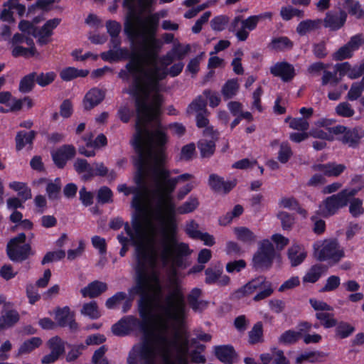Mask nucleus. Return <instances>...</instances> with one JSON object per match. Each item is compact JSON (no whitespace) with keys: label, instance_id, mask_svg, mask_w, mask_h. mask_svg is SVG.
Returning a JSON list of instances; mask_svg holds the SVG:
<instances>
[{"label":"nucleus","instance_id":"f257e3e1","mask_svg":"<svg viewBox=\"0 0 364 364\" xmlns=\"http://www.w3.org/2000/svg\"><path fill=\"white\" fill-rule=\"evenodd\" d=\"M155 186L160 193L159 203L164 213L159 242L161 259L164 264L171 262L176 267H183L185 258L191 255L192 250L187 243L178 242L176 237L178 207L173 200V193H169L167 188L157 183Z\"/></svg>","mask_w":364,"mask_h":364},{"label":"nucleus","instance_id":"f03ea898","mask_svg":"<svg viewBox=\"0 0 364 364\" xmlns=\"http://www.w3.org/2000/svg\"><path fill=\"white\" fill-rule=\"evenodd\" d=\"M168 75L166 68L154 65L152 69L143 71V78L136 90L134 95L137 114L144 115L148 119H153L160 115L162 104L161 97H155L151 102H149L151 92H157L160 90V82Z\"/></svg>","mask_w":364,"mask_h":364},{"label":"nucleus","instance_id":"7ed1b4c3","mask_svg":"<svg viewBox=\"0 0 364 364\" xmlns=\"http://www.w3.org/2000/svg\"><path fill=\"white\" fill-rule=\"evenodd\" d=\"M148 119L144 115L137 114L135 124L136 133L132 141V146L135 151V146L139 144L146 157L152 160L153 167L164 166L167 161L166 144L168 139L166 133L160 129L151 133V144L146 146L144 144V134H149L145 124L158 118Z\"/></svg>","mask_w":364,"mask_h":364},{"label":"nucleus","instance_id":"20e7f679","mask_svg":"<svg viewBox=\"0 0 364 364\" xmlns=\"http://www.w3.org/2000/svg\"><path fill=\"white\" fill-rule=\"evenodd\" d=\"M155 0H124L122 6L127 10L124 24V31L127 37L133 40L138 36L136 23H142L144 32L142 35L147 36H156L159 23V16L157 13L142 18L144 13L152 10Z\"/></svg>","mask_w":364,"mask_h":364},{"label":"nucleus","instance_id":"39448f33","mask_svg":"<svg viewBox=\"0 0 364 364\" xmlns=\"http://www.w3.org/2000/svg\"><path fill=\"white\" fill-rule=\"evenodd\" d=\"M139 315L141 320L132 315L121 318L112 326V333L114 336L123 337L129 335L132 332L138 329L143 333L144 342L151 341V339L156 336L154 325L155 318L144 314L142 308L140 309Z\"/></svg>","mask_w":364,"mask_h":364},{"label":"nucleus","instance_id":"423d86ee","mask_svg":"<svg viewBox=\"0 0 364 364\" xmlns=\"http://www.w3.org/2000/svg\"><path fill=\"white\" fill-rule=\"evenodd\" d=\"M173 284V289L165 296L164 304L159 306V309L166 318L178 322L186 316L185 297L180 284L175 281Z\"/></svg>","mask_w":364,"mask_h":364},{"label":"nucleus","instance_id":"0eeeda50","mask_svg":"<svg viewBox=\"0 0 364 364\" xmlns=\"http://www.w3.org/2000/svg\"><path fill=\"white\" fill-rule=\"evenodd\" d=\"M132 55L128 58L129 60L125 65L124 69H121L118 73V77L126 82L129 81L131 77H132V84L126 92L133 96L143 78V71L146 70L141 66V55L135 52H132Z\"/></svg>","mask_w":364,"mask_h":364},{"label":"nucleus","instance_id":"6e6552de","mask_svg":"<svg viewBox=\"0 0 364 364\" xmlns=\"http://www.w3.org/2000/svg\"><path fill=\"white\" fill-rule=\"evenodd\" d=\"M6 252L8 258L14 263H22L35 254L31 243L26 242L24 232H20L9 240Z\"/></svg>","mask_w":364,"mask_h":364},{"label":"nucleus","instance_id":"1a4fd4ad","mask_svg":"<svg viewBox=\"0 0 364 364\" xmlns=\"http://www.w3.org/2000/svg\"><path fill=\"white\" fill-rule=\"evenodd\" d=\"M276 257L273 244L264 239L259 244L257 252L252 257V267L256 271L264 272L270 269Z\"/></svg>","mask_w":364,"mask_h":364},{"label":"nucleus","instance_id":"9d476101","mask_svg":"<svg viewBox=\"0 0 364 364\" xmlns=\"http://www.w3.org/2000/svg\"><path fill=\"white\" fill-rule=\"evenodd\" d=\"M136 155L132 157V163L136 168V172L134 176V183L136 185V188L146 189V177L148 169L151 167V172L153 173V163L152 160L146 157L141 149V147L137 144L135 146Z\"/></svg>","mask_w":364,"mask_h":364},{"label":"nucleus","instance_id":"9b49d317","mask_svg":"<svg viewBox=\"0 0 364 364\" xmlns=\"http://www.w3.org/2000/svg\"><path fill=\"white\" fill-rule=\"evenodd\" d=\"M156 338L158 342L164 346L162 351L164 353V360L165 363L168 364H173L170 360V353L171 348H176L178 353H181V354L177 355L176 358V364H189L188 358L185 355L188 350L187 340H186L184 342L185 348L183 349L182 347L179 345V336L178 334H176L173 339H170L164 335H158L156 336Z\"/></svg>","mask_w":364,"mask_h":364},{"label":"nucleus","instance_id":"f8f14e48","mask_svg":"<svg viewBox=\"0 0 364 364\" xmlns=\"http://www.w3.org/2000/svg\"><path fill=\"white\" fill-rule=\"evenodd\" d=\"M328 130L334 135L343 134L338 139L351 148L358 147L360 140L364 138V128L360 126L348 127L344 125H336L330 127Z\"/></svg>","mask_w":364,"mask_h":364},{"label":"nucleus","instance_id":"ddd939ff","mask_svg":"<svg viewBox=\"0 0 364 364\" xmlns=\"http://www.w3.org/2000/svg\"><path fill=\"white\" fill-rule=\"evenodd\" d=\"M153 178L154 183L167 188L168 192L173 193L180 181H187L193 176L191 173H183L176 177H171V171L164 166L153 167Z\"/></svg>","mask_w":364,"mask_h":364},{"label":"nucleus","instance_id":"4468645a","mask_svg":"<svg viewBox=\"0 0 364 364\" xmlns=\"http://www.w3.org/2000/svg\"><path fill=\"white\" fill-rule=\"evenodd\" d=\"M73 167L78 174L84 173L85 181H90L95 176L105 177L108 173V168L103 162H94L92 164L82 158L75 159Z\"/></svg>","mask_w":364,"mask_h":364},{"label":"nucleus","instance_id":"2eb2a0df","mask_svg":"<svg viewBox=\"0 0 364 364\" xmlns=\"http://www.w3.org/2000/svg\"><path fill=\"white\" fill-rule=\"evenodd\" d=\"M317 260L320 262L330 261L336 264L344 257L345 253L336 240H324L320 249L315 250Z\"/></svg>","mask_w":364,"mask_h":364},{"label":"nucleus","instance_id":"dca6fc26","mask_svg":"<svg viewBox=\"0 0 364 364\" xmlns=\"http://www.w3.org/2000/svg\"><path fill=\"white\" fill-rule=\"evenodd\" d=\"M272 17V12H264L258 15H252L246 19H242V26L235 33V36L240 41H245L250 35V32L254 31L259 22L265 18L271 19Z\"/></svg>","mask_w":364,"mask_h":364},{"label":"nucleus","instance_id":"f3484780","mask_svg":"<svg viewBox=\"0 0 364 364\" xmlns=\"http://www.w3.org/2000/svg\"><path fill=\"white\" fill-rule=\"evenodd\" d=\"M128 292V297H133L134 299L135 295H139L140 296L137 302L139 313L140 309L142 308L144 314H146L147 316L153 318L156 317L153 309V295L149 294L148 292H145L140 288L139 285L136 286V284L129 288Z\"/></svg>","mask_w":364,"mask_h":364},{"label":"nucleus","instance_id":"a211bd4d","mask_svg":"<svg viewBox=\"0 0 364 364\" xmlns=\"http://www.w3.org/2000/svg\"><path fill=\"white\" fill-rule=\"evenodd\" d=\"M346 206V199L338 192L326 198L320 206V210L323 217L329 218L337 214L340 209Z\"/></svg>","mask_w":364,"mask_h":364},{"label":"nucleus","instance_id":"6ab92c4d","mask_svg":"<svg viewBox=\"0 0 364 364\" xmlns=\"http://www.w3.org/2000/svg\"><path fill=\"white\" fill-rule=\"evenodd\" d=\"M76 153V149L73 144H63L51 152V158L55 166L63 169L68 161L75 156Z\"/></svg>","mask_w":364,"mask_h":364},{"label":"nucleus","instance_id":"aec40b11","mask_svg":"<svg viewBox=\"0 0 364 364\" xmlns=\"http://www.w3.org/2000/svg\"><path fill=\"white\" fill-rule=\"evenodd\" d=\"M55 319L60 327L68 326L70 330L73 332L79 328V325L75 321V314L70 311V307L68 306L55 309Z\"/></svg>","mask_w":364,"mask_h":364},{"label":"nucleus","instance_id":"412c9836","mask_svg":"<svg viewBox=\"0 0 364 364\" xmlns=\"http://www.w3.org/2000/svg\"><path fill=\"white\" fill-rule=\"evenodd\" d=\"M269 282L266 277L259 275L252 279L245 285L235 291L233 295L237 299H241L253 294L256 290L261 289Z\"/></svg>","mask_w":364,"mask_h":364},{"label":"nucleus","instance_id":"4be33fe9","mask_svg":"<svg viewBox=\"0 0 364 364\" xmlns=\"http://www.w3.org/2000/svg\"><path fill=\"white\" fill-rule=\"evenodd\" d=\"M208 183L213 191L215 193L222 191L228 194L237 186V180L225 181L223 177L216 173H211L209 175Z\"/></svg>","mask_w":364,"mask_h":364},{"label":"nucleus","instance_id":"5701e85b","mask_svg":"<svg viewBox=\"0 0 364 364\" xmlns=\"http://www.w3.org/2000/svg\"><path fill=\"white\" fill-rule=\"evenodd\" d=\"M145 213H137L133 216L132 220V227L129 223H124V230L127 235L132 240V244L136 245V240L141 237L144 229L143 220Z\"/></svg>","mask_w":364,"mask_h":364},{"label":"nucleus","instance_id":"b1692460","mask_svg":"<svg viewBox=\"0 0 364 364\" xmlns=\"http://www.w3.org/2000/svg\"><path fill=\"white\" fill-rule=\"evenodd\" d=\"M270 73L280 77L284 82L291 81L296 75L294 67L287 61L275 63L270 68Z\"/></svg>","mask_w":364,"mask_h":364},{"label":"nucleus","instance_id":"393cba45","mask_svg":"<svg viewBox=\"0 0 364 364\" xmlns=\"http://www.w3.org/2000/svg\"><path fill=\"white\" fill-rule=\"evenodd\" d=\"M37 132L31 130L29 132L21 130L17 132L15 136V147L17 151H21L28 146V149L31 150L33 147L34 140L36 137Z\"/></svg>","mask_w":364,"mask_h":364},{"label":"nucleus","instance_id":"a878e982","mask_svg":"<svg viewBox=\"0 0 364 364\" xmlns=\"http://www.w3.org/2000/svg\"><path fill=\"white\" fill-rule=\"evenodd\" d=\"M313 171H320L327 177L339 176L346 168L344 164L328 162L326 164H315L311 166Z\"/></svg>","mask_w":364,"mask_h":364},{"label":"nucleus","instance_id":"bb28decb","mask_svg":"<svg viewBox=\"0 0 364 364\" xmlns=\"http://www.w3.org/2000/svg\"><path fill=\"white\" fill-rule=\"evenodd\" d=\"M202 294L201 289L195 287L187 295L188 304L194 312H202L208 306L209 302L208 301L200 299Z\"/></svg>","mask_w":364,"mask_h":364},{"label":"nucleus","instance_id":"cd10ccee","mask_svg":"<svg viewBox=\"0 0 364 364\" xmlns=\"http://www.w3.org/2000/svg\"><path fill=\"white\" fill-rule=\"evenodd\" d=\"M136 260L135 270L144 271L147 270L149 265L154 263L155 257L146 247L138 245L136 247Z\"/></svg>","mask_w":364,"mask_h":364},{"label":"nucleus","instance_id":"c85d7f7f","mask_svg":"<svg viewBox=\"0 0 364 364\" xmlns=\"http://www.w3.org/2000/svg\"><path fill=\"white\" fill-rule=\"evenodd\" d=\"M105 97V92L98 87L91 88L83 99L84 108L90 110L100 104Z\"/></svg>","mask_w":364,"mask_h":364},{"label":"nucleus","instance_id":"c756f323","mask_svg":"<svg viewBox=\"0 0 364 364\" xmlns=\"http://www.w3.org/2000/svg\"><path fill=\"white\" fill-rule=\"evenodd\" d=\"M347 19V13L341 10L339 14L327 13L324 18V26L331 31H338L341 28Z\"/></svg>","mask_w":364,"mask_h":364},{"label":"nucleus","instance_id":"7c9ffc66","mask_svg":"<svg viewBox=\"0 0 364 364\" xmlns=\"http://www.w3.org/2000/svg\"><path fill=\"white\" fill-rule=\"evenodd\" d=\"M307 252L302 245L293 244L287 252V257L292 267L300 265L306 259Z\"/></svg>","mask_w":364,"mask_h":364},{"label":"nucleus","instance_id":"2f4dec72","mask_svg":"<svg viewBox=\"0 0 364 364\" xmlns=\"http://www.w3.org/2000/svg\"><path fill=\"white\" fill-rule=\"evenodd\" d=\"M107 290V284L105 282L95 280L80 290L83 297L96 298Z\"/></svg>","mask_w":364,"mask_h":364},{"label":"nucleus","instance_id":"473e14b6","mask_svg":"<svg viewBox=\"0 0 364 364\" xmlns=\"http://www.w3.org/2000/svg\"><path fill=\"white\" fill-rule=\"evenodd\" d=\"M216 358L225 364H232L236 356L235 348L231 345H220L214 347Z\"/></svg>","mask_w":364,"mask_h":364},{"label":"nucleus","instance_id":"72a5a7b5","mask_svg":"<svg viewBox=\"0 0 364 364\" xmlns=\"http://www.w3.org/2000/svg\"><path fill=\"white\" fill-rule=\"evenodd\" d=\"M321 20L306 19L299 23L296 26V31L300 36H304L311 32L318 30L321 26Z\"/></svg>","mask_w":364,"mask_h":364},{"label":"nucleus","instance_id":"f704fd0d","mask_svg":"<svg viewBox=\"0 0 364 364\" xmlns=\"http://www.w3.org/2000/svg\"><path fill=\"white\" fill-rule=\"evenodd\" d=\"M328 270V267L323 264L312 265L303 277L304 282L316 283Z\"/></svg>","mask_w":364,"mask_h":364},{"label":"nucleus","instance_id":"c9c22d12","mask_svg":"<svg viewBox=\"0 0 364 364\" xmlns=\"http://www.w3.org/2000/svg\"><path fill=\"white\" fill-rule=\"evenodd\" d=\"M233 231L236 238L244 244L251 245L257 241V235L248 228L236 227Z\"/></svg>","mask_w":364,"mask_h":364},{"label":"nucleus","instance_id":"e433bc0d","mask_svg":"<svg viewBox=\"0 0 364 364\" xmlns=\"http://www.w3.org/2000/svg\"><path fill=\"white\" fill-rule=\"evenodd\" d=\"M294 47V42L287 36L273 38L269 44V48L277 52L291 50Z\"/></svg>","mask_w":364,"mask_h":364},{"label":"nucleus","instance_id":"4c0bfd02","mask_svg":"<svg viewBox=\"0 0 364 364\" xmlns=\"http://www.w3.org/2000/svg\"><path fill=\"white\" fill-rule=\"evenodd\" d=\"M88 74V70L77 69L75 67H66L60 72V77L63 81L69 82L79 77H85Z\"/></svg>","mask_w":364,"mask_h":364},{"label":"nucleus","instance_id":"58836bf2","mask_svg":"<svg viewBox=\"0 0 364 364\" xmlns=\"http://www.w3.org/2000/svg\"><path fill=\"white\" fill-rule=\"evenodd\" d=\"M139 358L143 361L144 364H156V353L151 341L143 342L139 350Z\"/></svg>","mask_w":364,"mask_h":364},{"label":"nucleus","instance_id":"ea45409f","mask_svg":"<svg viewBox=\"0 0 364 364\" xmlns=\"http://www.w3.org/2000/svg\"><path fill=\"white\" fill-rule=\"evenodd\" d=\"M264 342L263 324L258 321L254 324L252 329L248 332V343L253 346Z\"/></svg>","mask_w":364,"mask_h":364},{"label":"nucleus","instance_id":"a19ab883","mask_svg":"<svg viewBox=\"0 0 364 364\" xmlns=\"http://www.w3.org/2000/svg\"><path fill=\"white\" fill-rule=\"evenodd\" d=\"M46 191L50 200H58L61 197V180L55 178L53 181H49L46 187Z\"/></svg>","mask_w":364,"mask_h":364},{"label":"nucleus","instance_id":"79ce46f5","mask_svg":"<svg viewBox=\"0 0 364 364\" xmlns=\"http://www.w3.org/2000/svg\"><path fill=\"white\" fill-rule=\"evenodd\" d=\"M20 319L17 311L11 309L6 311L0 316V328L1 330L14 326Z\"/></svg>","mask_w":364,"mask_h":364},{"label":"nucleus","instance_id":"37998d69","mask_svg":"<svg viewBox=\"0 0 364 364\" xmlns=\"http://www.w3.org/2000/svg\"><path fill=\"white\" fill-rule=\"evenodd\" d=\"M9 187L18 192L19 198L26 201L32 198L31 189L28 186L26 183L20 181H12L9 183Z\"/></svg>","mask_w":364,"mask_h":364},{"label":"nucleus","instance_id":"c03bdc74","mask_svg":"<svg viewBox=\"0 0 364 364\" xmlns=\"http://www.w3.org/2000/svg\"><path fill=\"white\" fill-rule=\"evenodd\" d=\"M43 343L40 337H32L23 341L18 348V353L19 355L28 354L39 348Z\"/></svg>","mask_w":364,"mask_h":364},{"label":"nucleus","instance_id":"a18cd8bd","mask_svg":"<svg viewBox=\"0 0 364 364\" xmlns=\"http://www.w3.org/2000/svg\"><path fill=\"white\" fill-rule=\"evenodd\" d=\"M240 85L237 79L228 80L221 89V93L225 100L234 97L237 93Z\"/></svg>","mask_w":364,"mask_h":364},{"label":"nucleus","instance_id":"49530a36","mask_svg":"<svg viewBox=\"0 0 364 364\" xmlns=\"http://www.w3.org/2000/svg\"><path fill=\"white\" fill-rule=\"evenodd\" d=\"M335 328V337L339 339H344L351 336L355 331V327L346 321H337Z\"/></svg>","mask_w":364,"mask_h":364},{"label":"nucleus","instance_id":"de8ad7c7","mask_svg":"<svg viewBox=\"0 0 364 364\" xmlns=\"http://www.w3.org/2000/svg\"><path fill=\"white\" fill-rule=\"evenodd\" d=\"M301 338V332L289 329L282 333L278 338V343L280 345L289 346L296 343Z\"/></svg>","mask_w":364,"mask_h":364},{"label":"nucleus","instance_id":"09e8293b","mask_svg":"<svg viewBox=\"0 0 364 364\" xmlns=\"http://www.w3.org/2000/svg\"><path fill=\"white\" fill-rule=\"evenodd\" d=\"M146 189L136 188L132 192L134 194L132 200V206L135 209L137 213H145V208L144 205V191Z\"/></svg>","mask_w":364,"mask_h":364},{"label":"nucleus","instance_id":"8fccbe9b","mask_svg":"<svg viewBox=\"0 0 364 364\" xmlns=\"http://www.w3.org/2000/svg\"><path fill=\"white\" fill-rule=\"evenodd\" d=\"M326 355V353L322 351L304 352L296 357L295 363L296 364H302L304 361L318 362Z\"/></svg>","mask_w":364,"mask_h":364},{"label":"nucleus","instance_id":"3c124183","mask_svg":"<svg viewBox=\"0 0 364 364\" xmlns=\"http://www.w3.org/2000/svg\"><path fill=\"white\" fill-rule=\"evenodd\" d=\"M65 341L58 336L50 338L47 341V346L50 352L60 357L65 353Z\"/></svg>","mask_w":364,"mask_h":364},{"label":"nucleus","instance_id":"603ef678","mask_svg":"<svg viewBox=\"0 0 364 364\" xmlns=\"http://www.w3.org/2000/svg\"><path fill=\"white\" fill-rule=\"evenodd\" d=\"M201 158H210L215 151V143L213 140L201 139L198 142Z\"/></svg>","mask_w":364,"mask_h":364},{"label":"nucleus","instance_id":"864d4df0","mask_svg":"<svg viewBox=\"0 0 364 364\" xmlns=\"http://www.w3.org/2000/svg\"><path fill=\"white\" fill-rule=\"evenodd\" d=\"M36 73L32 72L21 78L18 90L22 93L30 92L35 86Z\"/></svg>","mask_w":364,"mask_h":364},{"label":"nucleus","instance_id":"5fc2aeb1","mask_svg":"<svg viewBox=\"0 0 364 364\" xmlns=\"http://www.w3.org/2000/svg\"><path fill=\"white\" fill-rule=\"evenodd\" d=\"M199 206V200L196 196H190L188 200L178 206V214L185 215L193 212Z\"/></svg>","mask_w":364,"mask_h":364},{"label":"nucleus","instance_id":"6e6d98bb","mask_svg":"<svg viewBox=\"0 0 364 364\" xmlns=\"http://www.w3.org/2000/svg\"><path fill=\"white\" fill-rule=\"evenodd\" d=\"M68 346L70 348V350L68 352L65 358L66 361L68 363L75 361L86 349V346L83 343L73 345L68 344Z\"/></svg>","mask_w":364,"mask_h":364},{"label":"nucleus","instance_id":"4d7b16f0","mask_svg":"<svg viewBox=\"0 0 364 364\" xmlns=\"http://www.w3.org/2000/svg\"><path fill=\"white\" fill-rule=\"evenodd\" d=\"M207 102L206 100L201 96L199 95L196 97L191 103L188 106L187 112L188 114L196 112H207Z\"/></svg>","mask_w":364,"mask_h":364},{"label":"nucleus","instance_id":"13d9d810","mask_svg":"<svg viewBox=\"0 0 364 364\" xmlns=\"http://www.w3.org/2000/svg\"><path fill=\"white\" fill-rule=\"evenodd\" d=\"M37 54L36 48H25L22 46H15L11 50V55L14 58L23 57L29 58Z\"/></svg>","mask_w":364,"mask_h":364},{"label":"nucleus","instance_id":"bf43d9fd","mask_svg":"<svg viewBox=\"0 0 364 364\" xmlns=\"http://www.w3.org/2000/svg\"><path fill=\"white\" fill-rule=\"evenodd\" d=\"M81 314L89 316L92 319H97L100 316L98 306L95 301H92L83 304Z\"/></svg>","mask_w":364,"mask_h":364},{"label":"nucleus","instance_id":"052dcab7","mask_svg":"<svg viewBox=\"0 0 364 364\" xmlns=\"http://www.w3.org/2000/svg\"><path fill=\"white\" fill-rule=\"evenodd\" d=\"M289 120H290L289 127L291 129L301 131V132H306L309 128V123L304 118H301V117L291 118V117H287L285 119V122H287Z\"/></svg>","mask_w":364,"mask_h":364},{"label":"nucleus","instance_id":"680f3d73","mask_svg":"<svg viewBox=\"0 0 364 364\" xmlns=\"http://www.w3.org/2000/svg\"><path fill=\"white\" fill-rule=\"evenodd\" d=\"M230 18L226 15H218L210 21V27L214 31L220 32L225 29L229 23Z\"/></svg>","mask_w":364,"mask_h":364},{"label":"nucleus","instance_id":"e2e57ef3","mask_svg":"<svg viewBox=\"0 0 364 364\" xmlns=\"http://www.w3.org/2000/svg\"><path fill=\"white\" fill-rule=\"evenodd\" d=\"M190 51L191 46L189 44L183 46L178 41L174 43L173 48L170 50L175 59L178 60H182Z\"/></svg>","mask_w":364,"mask_h":364},{"label":"nucleus","instance_id":"0e129e2a","mask_svg":"<svg viewBox=\"0 0 364 364\" xmlns=\"http://www.w3.org/2000/svg\"><path fill=\"white\" fill-rule=\"evenodd\" d=\"M315 316L316 318L321 321V324L325 328L334 327L337 324V319H336L331 314L327 312H317Z\"/></svg>","mask_w":364,"mask_h":364},{"label":"nucleus","instance_id":"69168bd1","mask_svg":"<svg viewBox=\"0 0 364 364\" xmlns=\"http://www.w3.org/2000/svg\"><path fill=\"white\" fill-rule=\"evenodd\" d=\"M348 204L349 213L353 218H358L364 213L363 201L362 199L353 198Z\"/></svg>","mask_w":364,"mask_h":364},{"label":"nucleus","instance_id":"338daca9","mask_svg":"<svg viewBox=\"0 0 364 364\" xmlns=\"http://www.w3.org/2000/svg\"><path fill=\"white\" fill-rule=\"evenodd\" d=\"M335 112L339 117L349 118L354 115L355 110L348 102H343L336 107Z\"/></svg>","mask_w":364,"mask_h":364},{"label":"nucleus","instance_id":"774afa93","mask_svg":"<svg viewBox=\"0 0 364 364\" xmlns=\"http://www.w3.org/2000/svg\"><path fill=\"white\" fill-rule=\"evenodd\" d=\"M107 351L106 346H102L97 349L92 357V364H109L108 359L105 357V353Z\"/></svg>","mask_w":364,"mask_h":364}]
</instances>
